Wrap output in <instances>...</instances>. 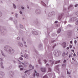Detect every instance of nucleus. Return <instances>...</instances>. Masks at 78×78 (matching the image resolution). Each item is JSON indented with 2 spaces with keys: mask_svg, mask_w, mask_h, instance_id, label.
Segmentation results:
<instances>
[{
  "mask_svg": "<svg viewBox=\"0 0 78 78\" xmlns=\"http://www.w3.org/2000/svg\"><path fill=\"white\" fill-rule=\"evenodd\" d=\"M41 3L42 5L44 6H46V4H45V3H44V2L41 1Z\"/></svg>",
  "mask_w": 78,
  "mask_h": 78,
  "instance_id": "16",
  "label": "nucleus"
},
{
  "mask_svg": "<svg viewBox=\"0 0 78 78\" xmlns=\"http://www.w3.org/2000/svg\"><path fill=\"white\" fill-rule=\"evenodd\" d=\"M1 68H2V69H3V68H4V67L3 66V62H1Z\"/></svg>",
  "mask_w": 78,
  "mask_h": 78,
  "instance_id": "18",
  "label": "nucleus"
},
{
  "mask_svg": "<svg viewBox=\"0 0 78 78\" xmlns=\"http://www.w3.org/2000/svg\"><path fill=\"white\" fill-rule=\"evenodd\" d=\"M29 71V70H27V71H25V73H27V72H28Z\"/></svg>",
  "mask_w": 78,
  "mask_h": 78,
  "instance_id": "51",
  "label": "nucleus"
},
{
  "mask_svg": "<svg viewBox=\"0 0 78 78\" xmlns=\"http://www.w3.org/2000/svg\"><path fill=\"white\" fill-rule=\"evenodd\" d=\"M55 23H58V21H56L55 22Z\"/></svg>",
  "mask_w": 78,
  "mask_h": 78,
  "instance_id": "62",
  "label": "nucleus"
},
{
  "mask_svg": "<svg viewBox=\"0 0 78 78\" xmlns=\"http://www.w3.org/2000/svg\"><path fill=\"white\" fill-rule=\"evenodd\" d=\"M73 6L72 5H70L68 7V9L69 11V10H72V9H73Z\"/></svg>",
  "mask_w": 78,
  "mask_h": 78,
  "instance_id": "5",
  "label": "nucleus"
},
{
  "mask_svg": "<svg viewBox=\"0 0 78 78\" xmlns=\"http://www.w3.org/2000/svg\"><path fill=\"white\" fill-rule=\"evenodd\" d=\"M9 53H11V54H12L14 53V49H12V48H11V49H10V50L8 51Z\"/></svg>",
  "mask_w": 78,
  "mask_h": 78,
  "instance_id": "4",
  "label": "nucleus"
},
{
  "mask_svg": "<svg viewBox=\"0 0 78 78\" xmlns=\"http://www.w3.org/2000/svg\"><path fill=\"white\" fill-rule=\"evenodd\" d=\"M43 78H48V77L47 75H45L43 77Z\"/></svg>",
  "mask_w": 78,
  "mask_h": 78,
  "instance_id": "27",
  "label": "nucleus"
},
{
  "mask_svg": "<svg viewBox=\"0 0 78 78\" xmlns=\"http://www.w3.org/2000/svg\"><path fill=\"white\" fill-rule=\"evenodd\" d=\"M29 67L30 68V70H32V69H34V66H32V65H29Z\"/></svg>",
  "mask_w": 78,
  "mask_h": 78,
  "instance_id": "11",
  "label": "nucleus"
},
{
  "mask_svg": "<svg viewBox=\"0 0 78 78\" xmlns=\"http://www.w3.org/2000/svg\"><path fill=\"white\" fill-rule=\"evenodd\" d=\"M44 61L45 62V63H46V62H47V60H44Z\"/></svg>",
  "mask_w": 78,
  "mask_h": 78,
  "instance_id": "52",
  "label": "nucleus"
},
{
  "mask_svg": "<svg viewBox=\"0 0 78 78\" xmlns=\"http://www.w3.org/2000/svg\"><path fill=\"white\" fill-rule=\"evenodd\" d=\"M76 25H78V20H77L76 21V23H75Z\"/></svg>",
  "mask_w": 78,
  "mask_h": 78,
  "instance_id": "31",
  "label": "nucleus"
},
{
  "mask_svg": "<svg viewBox=\"0 0 78 78\" xmlns=\"http://www.w3.org/2000/svg\"><path fill=\"white\" fill-rule=\"evenodd\" d=\"M5 73L2 71L0 72V78H2L4 76Z\"/></svg>",
  "mask_w": 78,
  "mask_h": 78,
  "instance_id": "3",
  "label": "nucleus"
},
{
  "mask_svg": "<svg viewBox=\"0 0 78 78\" xmlns=\"http://www.w3.org/2000/svg\"><path fill=\"white\" fill-rule=\"evenodd\" d=\"M4 50L6 51H9V50L11 49V48L10 46L8 45L5 46L4 47Z\"/></svg>",
  "mask_w": 78,
  "mask_h": 78,
  "instance_id": "2",
  "label": "nucleus"
},
{
  "mask_svg": "<svg viewBox=\"0 0 78 78\" xmlns=\"http://www.w3.org/2000/svg\"><path fill=\"white\" fill-rule=\"evenodd\" d=\"M20 27L21 28H22V29L23 28V25H21V24L20 25Z\"/></svg>",
  "mask_w": 78,
  "mask_h": 78,
  "instance_id": "25",
  "label": "nucleus"
},
{
  "mask_svg": "<svg viewBox=\"0 0 78 78\" xmlns=\"http://www.w3.org/2000/svg\"><path fill=\"white\" fill-rule=\"evenodd\" d=\"M78 4H76L74 5V6H75V7L76 8V7H77V6H78Z\"/></svg>",
  "mask_w": 78,
  "mask_h": 78,
  "instance_id": "38",
  "label": "nucleus"
},
{
  "mask_svg": "<svg viewBox=\"0 0 78 78\" xmlns=\"http://www.w3.org/2000/svg\"><path fill=\"white\" fill-rule=\"evenodd\" d=\"M18 44L19 47H23V44H22V43H18Z\"/></svg>",
  "mask_w": 78,
  "mask_h": 78,
  "instance_id": "14",
  "label": "nucleus"
},
{
  "mask_svg": "<svg viewBox=\"0 0 78 78\" xmlns=\"http://www.w3.org/2000/svg\"><path fill=\"white\" fill-rule=\"evenodd\" d=\"M35 12L37 14H40L41 13V10L39 9H37L35 11Z\"/></svg>",
  "mask_w": 78,
  "mask_h": 78,
  "instance_id": "7",
  "label": "nucleus"
},
{
  "mask_svg": "<svg viewBox=\"0 0 78 78\" xmlns=\"http://www.w3.org/2000/svg\"><path fill=\"white\" fill-rule=\"evenodd\" d=\"M38 62L40 64H42L41 62V59H39L38 60Z\"/></svg>",
  "mask_w": 78,
  "mask_h": 78,
  "instance_id": "26",
  "label": "nucleus"
},
{
  "mask_svg": "<svg viewBox=\"0 0 78 78\" xmlns=\"http://www.w3.org/2000/svg\"><path fill=\"white\" fill-rule=\"evenodd\" d=\"M50 61L51 64H53L54 63V61H53V60H50Z\"/></svg>",
  "mask_w": 78,
  "mask_h": 78,
  "instance_id": "24",
  "label": "nucleus"
},
{
  "mask_svg": "<svg viewBox=\"0 0 78 78\" xmlns=\"http://www.w3.org/2000/svg\"><path fill=\"white\" fill-rule=\"evenodd\" d=\"M15 24H16L17 23V20H14L13 21Z\"/></svg>",
  "mask_w": 78,
  "mask_h": 78,
  "instance_id": "30",
  "label": "nucleus"
},
{
  "mask_svg": "<svg viewBox=\"0 0 78 78\" xmlns=\"http://www.w3.org/2000/svg\"><path fill=\"white\" fill-rule=\"evenodd\" d=\"M41 70L42 72H45L46 69L45 68H41Z\"/></svg>",
  "mask_w": 78,
  "mask_h": 78,
  "instance_id": "8",
  "label": "nucleus"
},
{
  "mask_svg": "<svg viewBox=\"0 0 78 78\" xmlns=\"http://www.w3.org/2000/svg\"><path fill=\"white\" fill-rule=\"evenodd\" d=\"M33 76H36V73H34L33 74Z\"/></svg>",
  "mask_w": 78,
  "mask_h": 78,
  "instance_id": "41",
  "label": "nucleus"
},
{
  "mask_svg": "<svg viewBox=\"0 0 78 78\" xmlns=\"http://www.w3.org/2000/svg\"><path fill=\"white\" fill-rule=\"evenodd\" d=\"M62 17V15H61L58 16V20H60L61 19V18Z\"/></svg>",
  "mask_w": 78,
  "mask_h": 78,
  "instance_id": "15",
  "label": "nucleus"
},
{
  "mask_svg": "<svg viewBox=\"0 0 78 78\" xmlns=\"http://www.w3.org/2000/svg\"><path fill=\"white\" fill-rule=\"evenodd\" d=\"M32 33L34 35H38V33L36 31H33Z\"/></svg>",
  "mask_w": 78,
  "mask_h": 78,
  "instance_id": "6",
  "label": "nucleus"
},
{
  "mask_svg": "<svg viewBox=\"0 0 78 78\" xmlns=\"http://www.w3.org/2000/svg\"><path fill=\"white\" fill-rule=\"evenodd\" d=\"M55 41V40H53V41H51V42L52 43H53Z\"/></svg>",
  "mask_w": 78,
  "mask_h": 78,
  "instance_id": "56",
  "label": "nucleus"
},
{
  "mask_svg": "<svg viewBox=\"0 0 78 78\" xmlns=\"http://www.w3.org/2000/svg\"><path fill=\"white\" fill-rule=\"evenodd\" d=\"M61 32V29H59L57 31V33H59Z\"/></svg>",
  "mask_w": 78,
  "mask_h": 78,
  "instance_id": "23",
  "label": "nucleus"
},
{
  "mask_svg": "<svg viewBox=\"0 0 78 78\" xmlns=\"http://www.w3.org/2000/svg\"><path fill=\"white\" fill-rule=\"evenodd\" d=\"M76 20H77V18L76 17H73L71 19V21H75Z\"/></svg>",
  "mask_w": 78,
  "mask_h": 78,
  "instance_id": "9",
  "label": "nucleus"
},
{
  "mask_svg": "<svg viewBox=\"0 0 78 78\" xmlns=\"http://www.w3.org/2000/svg\"><path fill=\"white\" fill-rule=\"evenodd\" d=\"M19 59L20 60H23V58H22L20 57V58Z\"/></svg>",
  "mask_w": 78,
  "mask_h": 78,
  "instance_id": "43",
  "label": "nucleus"
},
{
  "mask_svg": "<svg viewBox=\"0 0 78 78\" xmlns=\"http://www.w3.org/2000/svg\"><path fill=\"white\" fill-rule=\"evenodd\" d=\"M73 56H76V54H75V53H74V54L73 55Z\"/></svg>",
  "mask_w": 78,
  "mask_h": 78,
  "instance_id": "58",
  "label": "nucleus"
},
{
  "mask_svg": "<svg viewBox=\"0 0 78 78\" xmlns=\"http://www.w3.org/2000/svg\"><path fill=\"white\" fill-rule=\"evenodd\" d=\"M66 56L69 55V54H68V52H67L66 53Z\"/></svg>",
  "mask_w": 78,
  "mask_h": 78,
  "instance_id": "48",
  "label": "nucleus"
},
{
  "mask_svg": "<svg viewBox=\"0 0 78 78\" xmlns=\"http://www.w3.org/2000/svg\"><path fill=\"white\" fill-rule=\"evenodd\" d=\"M2 16V12H0V17H1Z\"/></svg>",
  "mask_w": 78,
  "mask_h": 78,
  "instance_id": "40",
  "label": "nucleus"
},
{
  "mask_svg": "<svg viewBox=\"0 0 78 78\" xmlns=\"http://www.w3.org/2000/svg\"><path fill=\"white\" fill-rule=\"evenodd\" d=\"M20 14H23V13L22 12V11H20Z\"/></svg>",
  "mask_w": 78,
  "mask_h": 78,
  "instance_id": "55",
  "label": "nucleus"
},
{
  "mask_svg": "<svg viewBox=\"0 0 78 78\" xmlns=\"http://www.w3.org/2000/svg\"><path fill=\"white\" fill-rule=\"evenodd\" d=\"M21 9H23V10L25 9V8H24V7L23 6L21 7Z\"/></svg>",
  "mask_w": 78,
  "mask_h": 78,
  "instance_id": "42",
  "label": "nucleus"
},
{
  "mask_svg": "<svg viewBox=\"0 0 78 78\" xmlns=\"http://www.w3.org/2000/svg\"><path fill=\"white\" fill-rule=\"evenodd\" d=\"M59 66V65H58L55 66V68L58 71H59V68H58V67Z\"/></svg>",
  "mask_w": 78,
  "mask_h": 78,
  "instance_id": "13",
  "label": "nucleus"
},
{
  "mask_svg": "<svg viewBox=\"0 0 78 78\" xmlns=\"http://www.w3.org/2000/svg\"><path fill=\"white\" fill-rule=\"evenodd\" d=\"M61 53V52L59 50H55L54 52V55L55 56H58Z\"/></svg>",
  "mask_w": 78,
  "mask_h": 78,
  "instance_id": "1",
  "label": "nucleus"
},
{
  "mask_svg": "<svg viewBox=\"0 0 78 78\" xmlns=\"http://www.w3.org/2000/svg\"><path fill=\"white\" fill-rule=\"evenodd\" d=\"M77 41L76 40H75L74 41V43L75 44H76Z\"/></svg>",
  "mask_w": 78,
  "mask_h": 78,
  "instance_id": "59",
  "label": "nucleus"
},
{
  "mask_svg": "<svg viewBox=\"0 0 78 78\" xmlns=\"http://www.w3.org/2000/svg\"><path fill=\"white\" fill-rule=\"evenodd\" d=\"M66 10V8H64L63 9V11H65Z\"/></svg>",
  "mask_w": 78,
  "mask_h": 78,
  "instance_id": "39",
  "label": "nucleus"
},
{
  "mask_svg": "<svg viewBox=\"0 0 78 78\" xmlns=\"http://www.w3.org/2000/svg\"><path fill=\"white\" fill-rule=\"evenodd\" d=\"M24 56L25 58H26V59H28V55L27 54H25Z\"/></svg>",
  "mask_w": 78,
  "mask_h": 78,
  "instance_id": "12",
  "label": "nucleus"
},
{
  "mask_svg": "<svg viewBox=\"0 0 78 78\" xmlns=\"http://www.w3.org/2000/svg\"><path fill=\"white\" fill-rule=\"evenodd\" d=\"M19 68H20V67H23V66L21 65H20V66H19Z\"/></svg>",
  "mask_w": 78,
  "mask_h": 78,
  "instance_id": "35",
  "label": "nucleus"
},
{
  "mask_svg": "<svg viewBox=\"0 0 78 78\" xmlns=\"http://www.w3.org/2000/svg\"><path fill=\"white\" fill-rule=\"evenodd\" d=\"M52 36H56V35L55 34H52Z\"/></svg>",
  "mask_w": 78,
  "mask_h": 78,
  "instance_id": "36",
  "label": "nucleus"
},
{
  "mask_svg": "<svg viewBox=\"0 0 78 78\" xmlns=\"http://www.w3.org/2000/svg\"><path fill=\"white\" fill-rule=\"evenodd\" d=\"M70 48H72V45H69V46Z\"/></svg>",
  "mask_w": 78,
  "mask_h": 78,
  "instance_id": "50",
  "label": "nucleus"
},
{
  "mask_svg": "<svg viewBox=\"0 0 78 78\" xmlns=\"http://www.w3.org/2000/svg\"><path fill=\"white\" fill-rule=\"evenodd\" d=\"M71 56H72V55H71V54H69V58H70V57H71Z\"/></svg>",
  "mask_w": 78,
  "mask_h": 78,
  "instance_id": "53",
  "label": "nucleus"
},
{
  "mask_svg": "<svg viewBox=\"0 0 78 78\" xmlns=\"http://www.w3.org/2000/svg\"><path fill=\"white\" fill-rule=\"evenodd\" d=\"M16 28H18V26H17V25H16Z\"/></svg>",
  "mask_w": 78,
  "mask_h": 78,
  "instance_id": "63",
  "label": "nucleus"
},
{
  "mask_svg": "<svg viewBox=\"0 0 78 78\" xmlns=\"http://www.w3.org/2000/svg\"><path fill=\"white\" fill-rule=\"evenodd\" d=\"M36 75L37 76H39V73H37Z\"/></svg>",
  "mask_w": 78,
  "mask_h": 78,
  "instance_id": "34",
  "label": "nucleus"
},
{
  "mask_svg": "<svg viewBox=\"0 0 78 78\" xmlns=\"http://www.w3.org/2000/svg\"><path fill=\"white\" fill-rule=\"evenodd\" d=\"M67 74H70V72H69V71H67Z\"/></svg>",
  "mask_w": 78,
  "mask_h": 78,
  "instance_id": "47",
  "label": "nucleus"
},
{
  "mask_svg": "<svg viewBox=\"0 0 78 78\" xmlns=\"http://www.w3.org/2000/svg\"><path fill=\"white\" fill-rule=\"evenodd\" d=\"M17 16H18V14L17 13H15V17L16 18H17Z\"/></svg>",
  "mask_w": 78,
  "mask_h": 78,
  "instance_id": "32",
  "label": "nucleus"
},
{
  "mask_svg": "<svg viewBox=\"0 0 78 78\" xmlns=\"http://www.w3.org/2000/svg\"><path fill=\"white\" fill-rule=\"evenodd\" d=\"M70 44H72V41H70Z\"/></svg>",
  "mask_w": 78,
  "mask_h": 78,
  "instance_id": "64",
  "label": "nucleus"
},
{
  "mask_svg": "<svg viewBox=\"0 0 78 78\" xmlns=\"http://www.w3.org/2000/svg\"><path fill=\"white\" fill-rule=\"evenodd\" d=\"M51 16H52L51 12H49L48 13V16L49 17H51Z\"/></svg>",
  "mask_w": 78,
  "mask_h": 78,
  "instance_id": "17",
  "label": "nucleus"
},
{
  "mask_svg": "<svg viewBox=\"0 0 78 78\" xmlns=\"http://www.w3.org/2000/svg\"><path fill=\"white\" fill-rule=\"evenodd\" d=\"M51 69L50 68H48V72H51Z\"/></svg>",
  "mask_w": 78,
  "mask_h": 78,
  "instance_id": "20",
  "label": "nucleus"
},
{
  "mask_svg": "<svg viewBox=\"0 0 78 78\" xmlns=\"http://www.w3.org/2000/svg\"><path fill=\"white\" fill-rule=\"evenodd\" d=\"M60 62V60L57 61L55 62V64H58V63H59V62Z\"/></svg>",
  "mask_w": 78,
  "mask_h": 78,
  "instance_id": "22",
  "label": "nucleus"
},
{
  "mask_svg": "<svg viewBox=\"0 0 78 78\" xmlns=\"http://www.w3.org/2000/svg\"><path fill=\"white\" fill-rule=\"evenodd\" d=\"M52 13V15H53V16L55 15V12H51Z\"/></svg>",
  "mask_w": 78,
  "mask_h": 78,
  "instance_id": "28",
  "label": "nucleus"
},
{
  "mask_svg": "<svg viewBox=\"0 0 78 78\" xmlns=\"http://www.w3.org/2000/svg\"><path fill=\"white\" fill-rule=\"evenodd\" d=\"M13 6L14 9H16V5L14 4H13Z\"/></svg>",
  "mask_w": 78,
  "mask_h": 78,
  "instance_id": "19",
  "label": "nucleus"
},
{
  "mask_svg": "<svg viewBox=\"0 0 78 78\" xmlns=\"http://www.w3.org/2000/svg\"><path fill=\"white\" fill-rule=\"evenodd\" d=\"M23 70V68H20V70Z\"/></svg>",
  "mask_w": 78,
  "mask_h": 78,
  "instance_id": "45",
  "label": "nucleus"
},
{
  "mask_svg": "<svg viewBox=\"0 0 78 78\" xmlns=\"http://www.w3.org/2000/svg\"><path fill=\"white\" fill-rule=\"evenodd\" d=\"M21 63H22V64H23V65H24V67H27V65H25V64H24L23 63L21 62Z\"/></svg>",
  "mask_w": 78,
  "mask_h": 78,
  "instance_id": "33",
  "label": "nucleus"
},
{
  "mask_svg": "<svg viewBox=\"0 0 78 78\" xmlns=\"http://www.w3.org/2000/svg\"><path fill=\"white\" fill-rule=\"evenodd\" d=\"M17 40H20V37H17Z\"/></svg>",
  "mask_w": 78,
  "mask_h": 78,
  "instance_id": "44",
  "label": "nucleus"
},
{
  "mask_svg": "<svg viewBox=\"0 0 78 78\" xmlns=\"http://www.w3.org/2000/svg\"><path fill=\"white\" fill-rule=\"evenodd\" d=\"M9 19L10 20H12L13 18L12 17H10Z\"/></svg>",
  "mask_w": 78,
  "mask_h": 78,
  "instance_id": "37",
  "label": "nucleus"
},
{
  "mask_svg": "<svg viewBox=\"0 0 78 78\" xmlns=\"http://www.w3.org/2000/svg\"><path fill=\"white\" fill-rule=\"evenodd\" d=\"M0 61H3V58H0Z\"/></svg>",
  "mask_w": 78,
  "mask_h": 78,
  "instance_id": "49",
  "label": "nucleus"
},
{
  "mask_svg": "<svg viewBox=\"0 0 78 78\" xmlns=\"http://www.w3.org/2000/svg\"><path fill=\"white\" fill-rule=\"evenodd\" d=\"M39 48H42V45L41 44H39L38 45Z\"/></svg>",
  "mask_w": 78,
  "mask_h": 78,
  "instance_id": "21",
  "label": "nucleus"
},
{
  "mask_svg": "<svg viewBox=\"0 0 78 78\" xmlns=\"http://www.w3.org/2000/svg\"><path fill=\"white\" fill-rule=\"evenodd\" d=\"M62 45L63 48H66V42H63L62 44Z\"/></svg>",
  "mask_w": 78,
  "mask_h": 78,
  "instance_id": "10",
  "label": "nucleus"
},
{
  "mask_svg": "<svg viewBox=\"0 0 78 78\" xmlns=\"http://www.w3.org/2000/svg\"><path fill=\"white\" fill-rule=\"evenodd\" d=\"M76 15H77V16H78V12H77L76 13Z\"/></svg>",
  "mask_w": 78,
  "mask_h": 78,
  "instance_id": "60",
  "label": "nucleus"
},
{
  "mask_svg": "<svg viewBox=\"0 0 78 78\" xmlns=\"http://www.w3.org/2000/svg\"><path fill=\"white\" fill-rule=\"evenodd\" d=\"M65 55V53H63L62 54V56H64V55Z\"/></svg>",
  "mask_w": 78,
  "mask_h": 78,
  "instance_id": "54",
  "label": "nucleus"
},
{
  "mask_svg": "<svg viewBox=\"0 0 78 78\" xmlns=\"http://www.w3.org/2000/svg\"><path fill=\"white\" fill-rule=\"evenodd\" d=\"M34 51L35 52H36V53H37V51H36V49H34Z\"/></svg>",
  "mask_w": 78,
  "mask_h": 78,
  "instance_id": "61",
  "label": "nucleus"
},
{
  "mask_svg": "<svg viewBox=\"0 0 78 78\" xmlns=\"http://www.w3.org/2000/svg\"><path fill=\"white\" fill-rule=\"evenodd\" d=\"M66 62V60L65 59L63 61V63H65Z\"/></svg>",
  "mask_w": 78,
  "mask_h": 78,
  "instance_id": "46",
  "label": "nucleus"
},
{
  "mask_svg": "<svg viewBox=\"0 0 78 78\" xmlns=\"http://www.w3.org/2000/svg\"><path fill=\"white\" fill-rule=\"evenodd\" d=\"M1 53L2 56H5V54H4V53H3V51H1Z\"/></svg>",
  "mask_w": 78,
  "mask_h": 78,
  "instance_id": "29",
  "label": "nucleus"
},
{
  "mask_svg": "<svg viewBox=\"0 0 78 78\" xmlns=\"http://www.w3.org/2000/svg\"><path fill=\"white\" fill-rule=\"evenodd\" d=\"M56 45L55 44L53 46V48H55V47Z\"/></svg>",
  "mask_w": 78,
  "mask_h": 78,
  "instance_id": "57",
  "label": "nucleus"
}]
</instances>
